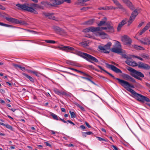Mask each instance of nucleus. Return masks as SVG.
Masks as SVG:
<instances>
[{
	"instance_id": "obj_13",
	"label": "nucleus",
	"mask_w": 150,
	"mask_h": 150,
	"mask_svg": "<svg viewBox=\"0 0 150 150\" xmlns=\"http://www.w3.org/2000/svg\"><path fill=\"white\" fill-rule=\"evenodd\" d=\"M106 65L107 67L111 69L112 70L116 72V73H121L122 72L121 70L112 65H111L108 63H106Z\"/></svg>"
},
{
	"instance_id": "obj_38",
	"label": "nucleus",
	"mask_w": 150,
	"mask_h": 150,
	"mask_svg": "<svg viewBox=\"0 0 150 150\" xmlns=\"http://www.w3.org/2000/svg\"><path fill=\"white\" fill-rule=\"evenodd\" d=\"M58 48L60 50H66V47L62 45L58 46Z\"/></svg>"
},
{
	"instance_id": "obj_27",
	"label": "nucleus",
	"mask_w": 150,
	"mask_h": 150,
	"mask_svg": "<svg viewBox=\"0 0 150 150\" xmlns=\"http://www.w3.org/2000/svg\"><path fill=\"white\" fill-rule=\"evenodd\" d=\"M41 4L42 5H41L43 6L44 8L45 7H47L49 5L51 6L52 3L51 2L50 3L47 1H43L41 2Z\"/></svg>"
},
{
	"instance_id": "obj_28",
	"label": "nucleus",
	"mask_w": 150,
	"mask_h": 150,
	"mask_svg": "<svg viewBox=\"0 0 150 150\" xmlns=\"http://www.w3.org/2000/svg\"><path fill=\"white\" fill-rule=\"evenodd\" d=\"M94 21V19H93L90 20L88 21H86L84 23V24H87V25H92Z\"/></svg>"
},
{
	"instance_id": "obj_50",
	"label": "nucleus",
	"mask_w": 150,
	"mask_h": 150,
	"mask_svg": "<svg viewBox=\"0 0 150 150\" xmlns=\"http://www.w3.org/2000/svg\"><path fill=\"white\" fill-rule=\"evenodd\" d=\"M122 55L123 58H126L127 59L129 57L127 55L125 54H122Z\"/></svg>"
},
{
	"instance_id": "obj_17",
	"label": "nucleus",
	"mask_w": 150,
	"mask_h": 150,
	"mask_svg": "<svg viewBox=\"0 0 150 150\" xmlns=\"http://www.w3.org/2000/svg\"><path fill=\"white\" fill-rule=\"evenodd\" d=\"M52 3L51 6H55L62 3L66 0H50Z\"/></svg>"
},
{
	"instance_id": "obj_4",
	"label": "nucleus",
	"mask_w": 150,
	"mask_h": 150,
	"mask_svg": "<svg viewBox=\"0 0 150 150\" xmlns=\"http://www.w3.org/2000/svg\"><path fill=\"white\" fill-rule=\"evenodd\" d=\"M16 6L18 7V9H19L26 11L36 14H38V12L36 11L35 9L32 7L29 6L28 4H16Z\"/></svg>"
},
{
	"instance_id": "obj_59",
	"label": "nucleus",
	"mask_w": 150,
	"mask_h": 150,
	"mask_svg": "<svg viewBox=\"0 0 150 150\" xmlns=\"http://www.w3.org/2000/svg\"><path fill=\"white\" fill-rule=\"evenodd\" d=\"M85 124L89 128H91V126L89 125V124L88 122H86Z\"/></svg>"
},
{
	"instance_id": "obj_15",
	"label": "nucleus",
	"mask_w": 150,
	"mask_h": 150,
	"mask_svg": "<svg viewBox=\"0 0 150 150\" xmlns=\"http://www.w3.org/2000/svg\"><path fill=\"white\" fill-rule=\"evenodd\" d=\"M53 29L56 33L60 35H62L64 33V30L58 27L54 26L53 27Z\"/></svg>"
},
{
	"instance_id": "obj_25",
	"label": "nucleus",
	"mask_w": 150,
	"mask_h": 150,
	"mask_svg": "<svg viewBox=\"0 0 150 150\" xmlns=\"http://www.w3.org/2000/svg\"><path fill=\"white\" fill-rule=\"evenodd\" d=\"M114 2V3L118 6V8L121 9L122 8V6L119 2L117 0H112Z\"/></svg>"
},
{
	"instance_id": "obj_16",
	"label": "nucleus",
	"mask_w": 150,
	"mask_h": 150,
	"mask_svg": "<svg viewBox=\"0 0 150 150\" xmlns=\"http://www.w3.org/2000/svg\"><path fill=\"white\" fill-rule=\"evenodd\" d=\"M30 7L33 8L35 10L37 11L36 10H38L40 9H44V6L41 5H40L38 4H31Z\"/></svg>"
},
{
	"instance_id": "obj_46",
	"label": "nucleus",
	"mask_w": 150,
	"mask_h": 150,
	"mask_svg": "<svg viewBox=\"0 0 150 150\" xmlns=\"http://www.w3.org/2000/svg\"><path fill=\"white\" fill-rule=\"evenodd\" d=\"M142 57L144 58L147 59H149V56L147 54H144L143 55Z\"/></svg>"
},
{
	"instance_id": "obj_37",
	"label": "nucleus",
	"mask_w": 150,
	"mask_h": 150,
	"mask_svg": "<svg viewBox=\"0 0 150 150\" xmlns=\"http://www.w3.org/2000/svg\"><path fill=\"white\" fill-rule=\"evenodd\" d=\"M45 41L48 43L54 44L56 43V42L54 40H45Z\"/></svg>"
},
{
	"instance_id": "obj_53",
	"label": "nucleus",
	"mask_w": 150,
	"mask_h": 150,
	"mask_svg": "<svg viewBox=\"0 0 150 150\" xmlns=\"http://www.w3.org/2000/svg\"><path fill=\"white\" fill-rule=\"evenodd\" d=\"M111 146L112 147H113V149L114 150H118L117 148L115 146L112 145Z\"/></svg>"
},
{
	"instance_id": "obj_5",
	"label": "nucleus",
	"mask_w": 150,
	"mask_h": 150,
	"mask_svg": "<svg viewBox=\"0 0 150 150\" xmlns=\"http://www.w3.org/2000/svg\"><path fill=\"white\" fill-rule=\"evenodd\" d=\"M127 69L130 72V75L138 79L141 80V79L140 77L143 78L144 77V75L142 73L137 71L131 67H128Z\"/></svg>"
},
{
	"instance_id": "obj_30",
	"label": "nucleus",
	"mask_w": 150,
	"mask_h": 150,
	"mask_svg": "<svg viewBox=\"0 0 150 150\" xmlns=\"http://www.w3.org/2000/svg\"><path fill=\"white\" fill-rule=\"evenodd\" d=\"M108 24V23H106L105 21H100V23L98 24V25L99 26L105 25H107Z\"/></svg>"
},
{
	"instance_id": "obj_44",
	"label": "nucleus",
	"mask_w": 150,
	"mask_h": 150,
	"mask_svg": "<svg viewBox=\"0 0 150 150\" xmlns=\"http://www.w3.org/2000/svg\"><path fill=\"white\" fill-rule=\"evenodd\" d=\"M13 65L16 69H18V68H19L20 67V65H18L17 64H13Z\"/></svg>"
},
{
	"instance_id": "obj_9",
	"label": "nucleus",
	"mask_w": 150,
	"mask_h": 150,
	"mask_svg": "<svg viewBox=\"0 0 150 150\" xmlns=\"http://www.w3.org/2000/svg\"><path fill=\"white\" fill-rule=\"evenodd\" d=\"M135 98L140 102H144L146 101L147 102H150V100L149 98L139 93L135 97Z\"/></svg>"
},
{
	"instance_id": "obj_26",
	"label": "nucleus",
	"mask_w": 150,
	"mask_h": 150,
	"mask_svg": "<svg viewBox=\"0 0 150 150\" xmlns=\"http://www.w3.org/2000/svg\"><path fill=\"white\" fill-rule=\"evenodd\" d=\"M23 75L25 77L30 80L31 82H34V79L32 77L24 73H23Z\"/></svg>"
},
{
	"instance_id": "obj_32",
	"label": "nucleus",
	"mask_w": 150,
	"mask_h": 150,
	"mask_svg": "<svg viewBox=\"0 0 150 150\" xmlns=\"http://www.w3.org/2000/svg\"><path fill=\"white\" fill-rule=\"evenodd\" d=\"M80 44L83 47H86L88 46V43L85 41L80 43Z\"/></svg>"
},
{
	"instance_id": "obj_31",
	"label": "nucleus",
	"mask_w": 150,
	"mask_h": 150,
	"mask_svg": "<svg viewBox=\"0 0 150 150\" xmlns=\"http://www.w3.org/2000/svg\"><path fill=\"white\" fill-rule=\"evenodd\" d=\"M133 47L137 49V50H144V48L142 47L138 46L137 45H132Z\"/></svg>"
},
{
	"instance_id": "obj_18",
	"label": "nucleus",
	"mask_w": 150,
	"mask_h": 150,
	"mask_svg": "<svg viewBox=\"0 0 150 150\" xmlns=\"http://www.w3.org/2000/svg\"><path fill=\"white\" fill-rule=\"evenodd\" d=\"M125 62L128 65L133 67L136 66L137 64V63L134 61H131V58L129 57L126 59Z\"/></svg>"
},
{
	"instance_id": "obj_14",
	"label": "nucleus",
	"mask_w": 150,
	"mask_h": 150,
	"mask_svg": "<svg viewBox=\"0 0 150 150\" xmlns=\"http://www.w3.org/2000/svg\"><path fill=\"white\" fill-rule=\"evenodd\" d=\"M122 77L126 80L130 81L133 83H135L136 82L135 80L128 74H123Z\"/></svg>"
},
{
	"instance_id": "obj_3",
	"label": "nucleus",
	"mask_w": 150,
	"mask_h": 150,
	"mask_svg": "<svg viewBox=\"0 0 150 150\" xmlns=\"http://www.w3.org/2000/svg\"><path fill=\"white\" fill-rule=\"evenodd\" d=\"M76 54L77 55L81 56L86 60L92 63H93L94 62H98V60L96 58L86 53L78 52H76Z\"/></svg>"
},
{
	"instance_id": "obj_10",
	"label": "nucleus",
	"mask_w": 150,
	"mask_h": 150,
	"mask_svg": "<svg viewBox=\"0 0 150 150\" xmlns=\"http://www.w3.org/2000/svg\"><path fill=\"white\" fill-rule=\"evenodd\" d=\"M138 11L137 9L134 10V11L132 12L130 18L129 20L128 21V25H129L131 23H132L133 22L134 20L136 17L137 15H138Z\"/></svg>"
},
{
	"instance_id": "obj_23",
	"label": "nucleus",
	"mask_w": 150,
	"mask_h": 150,
	"mask_svg": "<svg viewBox=\"0 0 150 150\" xmlns=\"http://www.w3.org/2000/svg\"><path fill=\"white\" fill-rule=\"evenodd\" d=\"M150 37H148L142 39V40H140V42L145 45H149V40Z\"/></svg>"
},
{
	"instance_id": "obj_35",
	"label": "nucleus",
	"mask_w": 150,
	"mask_h": 150,
	"mask_svg": "<svg viewBox=\"0 0 150 150\" xmlns=\"http://www.w3.org/2000/svg\"><path fill=\"white\" fill-rule=\"evenodd\" d=\"M89 0H79L78 4L79 5H82V4L86 1H87Z\"/></svg>"
},
{
	"instance_id": "obj_56",
	"label": "nucleus",
	"mask_w": 150,
	"mask_h": 150,
	"mask_svg": "<svg viewBox=\"0 0 150 150\" xmlns=\"http://www.w3.org/2000/svg\"><path fill=\"white\" fill-rule=\"evenodd\" d=\"M46 146L51 147V145L48 142H45V143Z\"/></svg>"
},
{
	"instance_id": "obj_54",
	"label": "nucleus",
	"mask_w": 150,
	"mask_h": 150,
	"mask_svg": "<svg viewBox=\"0 0 150 150\" xmlns=\"http://www.w3.org/2000/svg\"><path fill=\"white\" fill-rule=\"evenodd\" d=\"M86 134H87V135H90L92 134H93V133H92V132H86Z\"/></svg>"
},
{
	"instance_id": "obj_41",
	"label": "nucleus",
	"mask_w": 150,
	"mask_h": 150,
	"mask_svg": "<svg viewBox=\"0 0 150 150\" xmlns=\"http://www.w3.org/2000/svg\"><path fill=\"white\" fill-rule=\"evenodd\" d=\"M83 78L86 79V80H87L90 81V82H91V83H92L93 84H95V83L94 82H93L92 81L91 79H90L89 78H86V77H83Z\"/></svg>"
},
{
	"instance_id": "obj_33",
	"label": "nucleus",
	"mask_w": 150,
	"mask_h": 150,
	"mask_svg": "<svg viewBox=\"0 0 150 150\" xmlns=\"http://www.w3.org/2000/svg\"><path fill=\"white\" fill-rule=\"evenodd\" d=\"M0 25L8 27H12V26L11 25L4 23L1 22H0Z\"/></svg>"
},
{
	"instance_id": "obj_63",
	"label": "nucleus",
	"mask_w": 150,
	"mask_h": 150,
	"mask_svg": "<svg viewBox=\"0 0 150 150\" xmlns=\"http://www.w3.org/2000/svg\"><path fill=\"white\" fill-rule=\"evenodd\" d=\"M0 92L1 93H5V91L3 89H0Z\"/></svg>"
},
{
	"instance_id": "obj_40",
	"label": "nucleus",
	"mask_w": 150,
	"mask_h": 150,
	"mask_svg": "<svg viewBox=\"0 0 150 150\" xmlns=\"http://www.w3.org/2000/svg\"><path fill=\"white\" fill-rule=\"evenodd\" d=\"M76 105L77 107H79L82 110H83V111H84L85 110V109H84V108L82 106L80 105L79 104H78V103H77V104H76Z\"/></svg>"
},
{
	"instance_id": "obj_34",
	"label": "nucleus",
	"mask_w": 150,
	"mask_h": 150,
	"mask_svg": "<svg viewBox=\"0 0 150 150\" xmlns=\"http://www.w3.org/2000/svg\"><path fill=\"white\" fill-rule=\"evenodd\" d=\"M117 8L115 7H113V6H106L105 9H106V10L109 9H116Z\"/></svg>"
},
{
	"instance_id": "obj_19",
	"label": "nucleus",
	"mask_w": 150,
	"mask_h": 150,
	"mask_svg": "<svg viewBox=\"0 0 150 150\" xmlns=\"http://www.w3.org/2000/svg\"><path fill=\"white\" fill-rule=\"evenodd\" d=\"M150 27V22L147 24L145 27L141 31L138 33V35H140L144 33L146 30H147Z\"/></svg>"
},
{
	"instance_id": "obj_55",
	"label": "nucleus",
	"mask_w": 150,
	"mask_h": 150,
	"mask_svg": "<svg viewBox=\"0 0 150 150\" xmlns=\"http://www.w3.org/2000/svg\"><path fill=\"white\" fill-rule=\"evenodd\" d=\"M68 68L69 69H70L71 70H74V71H76L79 72H80V71H79L77 70L76 69H73V68Z\"/></svg>"
},
{
	"instance_id": "obj_47",
	"label": "nucleus",
	"mask_w": 150,
	"mask_h": 150,
	"mask_svg": "<svg viewBox=\"0 0 150 150\" xmlns=\"http://www.w3.org/2000/svg\"><path fill=\"white\" fill-rule=\"evenodd\" d=\"M132 56L133 57H134L137 58L141 61H142L143 60V59L142 58H141L139 57H138V56H135V55H133V56Z\"/></svg>"
},
{
	"instance_id": "obj_2",
	"label": "nucleus",
	"mask_w": 150,
	"mask_h": 150,
	"mask_svg": "<svg viewBox=\"0 0 150 150\" xmlns=\"http://www.w3.org/2000/svg\"><path fill=\"white\" fill-rule=\"evenodd\" d=\"M116 80L118 81L119 83L127 91L130 92L133 95V97H135L138 94L136 93L134 90L130 88H134L133 85H131L129 83L126 81L121 80L119 78H116Z\"/></svg>"
},
{
	"instance_id": "obj_20",
	"label": "nucleus",
	"mask_w": 150,
	"mask_h": 150,
	"mask_svg": "<svg viewBox=\"0 0 150 150\" xmlns=\"http://www.w3.org/2000/svg\"><path fill=\"white\" fill-rule=\"evenodd\" d=\"M150 27V22L147 24L145 27L141 31L138 33V35H140L144 33L146 30H147Z\"/></svg>"
},
{
	"instance_id": "obj_21",
	"label": "nucleus",
	"mask_w": 150,
	"mask_h": 150,
	"mask_svg": "<svg viewBox=\"0 0 150 150\" xmlns=\"http://www.w3.org/2000/svg\"><path fill=\"white\" fill-rule=\"evenodd\" d=\"M43 14L44 16L47 17L49 18L55 20H57V19L54 16L53 14L52 13H47L44 12L43 13Z\"/></svg>"
},
{
	"instance_id": "obj_64",
	"label": "nucleus",
	"mask_w": 150,
	"mask_h": 150,
	"mask_svg": "<svg viewBox=\"0 0 150 150\" xmlns=\"http://www.w3.org/2000/svg\"><path fill=\"white\" fill-rule=\"evenodd\" d=\"M0 9L2 10H4L5 8L4 6L0 4Z\"/></svg>"
},
{
	"instance_id": "obj_60",
	"label": "nucleus",
	"mask_w": 150,
	"mask_h": 150,
	"mask_svg": "<svg viewBox=\"0 0 150 150\" xmlns=\"http://www.w3.org/2000/svg\"><path fill=\"white\" fill-rule=\"evenodd\" d=\"M106 7H100L98 8L99 10H106V9H105Z\"/></svg>"
},
{
	"instance_id": "obj_8",
	"label": "nucleus",
	"mask_w": 150,
	"mask_h": 150,
	"mask_svg": "<svg viewBox=\"0 0 150 150\" xmlns=\"http://www.w3.org/2000/svg\"><path fill=\"white\" fill-rule=\"evenodd\" d=\"M6 19L8 21L13 23L19 24H24L25 23L23 21H20L17 19L11 17H6Z\"/></svg>"
},
{
	"instance_id": "obj_1",
	"label": "nucleus",
	"mask_w": 150,
	"mask_h": 150,
	"mask_svg": "<svg viewBox=\"0 0 150 150\" xmlns=\"http://www.w3.org/2000/svg\"><path fill=\"white\" fill-rule=\"evenodd\" d=\"M107 27H89L83 30V32H95L100 31L102 30H107V31L109 32H112L113 31V27L109 24H108Z\"/></svg>"
},
{
	"instance_id": "obj_45",
	"label": "nucleus",
	"mask_w": 150,
	"mask_h": 150,
	"mask_svg": "<svg viewBox=\"0 0 150 150\" xmlns=\"http://www.w3.org/2000/svg\"><path fill=\"white\" fill-rule=\"evenodd\" d=\"M97 138H98V139L100 141H104L106 142L107 141V140H106L105 139H103L102 138L100 137H97Z\"/></svg>"
},
{
	"instance_id": "obj_12",
	"label": "nucleus",
	"mask_w": 150,
	"mask_h": 150,
	"mask_svg": "<svg viewBox=\"0 0 150 150\" xmlns=\"http://www.w3.org/2000/svg\"><path fill=\"white\" fill-rule=\"evenodd\" d=\"M138 66V67L146 70L150 69V66L148 64H144L142 62H139L137 64V63L136 66Z\"/></svg>"
},
{
	"instance_id": "obj_62",
	"label": "nucleus",
	"mask_w": 150,
	"mask_h": 150,
	"mask_svg": "<svg viewBox=\"0 0 150 150\" xmlns=\"http://www.w3.org/2000/svg\"><path fill=\"white\" fill-rule=\"evenodd\" d=\"M80 127L82 129H85V127L83 125H81L80 126Z\"/></svg>"
},
{
	"instance_id": "obj_6",
	"label": "nucleus",
	"mask_w": 150,
	"mask_h": 150,
	"mask_svg": "<svg viewBox=\"0 0 150 150\" xmlns=\"http://www.w3.org/2000/svg\"><path fill=\"white\" fill-rule=\"evenodd\" d=\"M111 45L112 43L110 42H109L107 44L104 45H99L98 47L99 49V50L101 52L104 53H108L109 52L108 50L110 48Z\"/></svg>"
},
{
	"instance_id": "obj_24",
	"label": "nucleus",
	"mask_w": 150,
	"mask_h": 150,
	"mask_svg": "<svg viewBox=\"0 0 150 150\" xmlns=\"http://www.w3.org/2000/svg\"><path fill=\"white\" fill-rule=\"evenodd\" d=\"M99 35L103 39H105L107 38L108 37V35L104 32H101L98 33Z\"/></svg>"
},
{
	"instance_id": "obj_7",
	"label": "nucleus",
	"mask_w": 150,
	"mask_h": 150,
	"mask_svg": "<svg viewBox=\"0 0 150 150\" xmlns=\"http://www.w3.org/2000/svg\"><path fill=\"white\" fill-rule=\"evenodd\" d=\"M111 50L114 52L118 54L121 53L122 52L121 45L120 42L116 41L115 44V47L112 48Z\"/></svg>"
},
{
	"instance_id": "obj_43",
	"label": "nucleus",
	"mask_w": 150,
	"mask_h": 150,
	"mask_svg": "<svg viewBox=\"0 0 150 150\" xmlns=\"http://www.w3.org/2000/svg\"><path fill=\"white\" fill-rule=\"evenodd\" d=\"M52 116L53 117L54 119L56 120H58V118L56 115L53 114L52 115Z\"/></svg>"
},
{
	"instance_id": "obj_48",
	"label": "nucleus",
	"mask_w": 150,
	"mask_h": 150,
	"mask_svg": "<svg viewBox=\"0 0 150 150\" xmlns=\"http://www.w3.org/2000/svg\"><path fill=\"white\" fill-rule=\"evenodd\" d=\"M105 72L106 73H107L109 75H110L112 77L113 79H116V78H115V77L114 76H113V75H112V74H110L109 72H108L107 71H106V72Z\"/></svg>"
},
{
	"instance_id": "obj_11",
	"label": "nucleus",
	"mask_w": 150,
	"mask_h": 150,
	"mask_svg": "<svg viewBox=\"0 0 150 150\" xmlns=\"http://www.w3.org/2000/svg\"><path fill=\"white\" fill-rule=\"evenodd\" d=\"M121 40L123 43L127 45H130L132 42L131 39L127 36L125 35L122 37Z\"/></svg>"
},
{
	"instance_id": "obj_36",
	"label": "nucleus",
	"mask_w": 150,
	"mask_h": 150,
	"mask_svg": "<svg viewBox=\"0 0 150 150\" xmlns=\"http://www.w3.org/2000/svg\"><path fill=\"white\" fill-rule=\"evenodd\" d=\"M127 21L126 19L123 20L119 24V28H120V25H123L124 24H126V23H127Z\"/></svg>"
},
{
	"instance_id": "obj_52",
	"label": "nucleus",
	"mask_w": 150,
	"mask_h": 150,
	"mask_svg": "<svg viewBox=\"0 0 150 150\" xmlns=\"http://www.w3.org/2000/svg\"><path fill=\"white\" fill-rule=\"evenodd\" d=\"M19 69H20L21 70L23 71H24L25 70V68L23 67H22L21 66H20Z\"/></svg>"
},
{
	"instance_id": "obj_49",
	"label": "nucleus",
	"mask_w": 150,
	"mask_h": 150,
	"mask_svg": "<svg viewBox=\"0 0 150 150\" xmlns=\"http://www.w3.org/2000/svg\"><path fill=\"white\" fill-rule=\"evenodd\" d=\"M102 71H104L105 72H106V71L104 69L101 67L100 66L98 65L97 66Z\"/></svg>"
},
{
	"instance_id": "obj_22",
	"label": "nucleus",
	"mask_w": 150,
	"mask_h": 150,
	"mask_svg": "<svg viewBox=\"0 0 150 150\" xmlns=\"http://www.w3.org/2000/svg\"><path fill=\"white\" fill-rule=\"evenodd\" d=\"M67 52L74 53L77 54H76V52L79 51H76L74 49L73 47L69 46H66V52Z\"/></svg>"
},
{
	"instance_id": "obj_58",
	"label": "nucleus",
	"mask_w": 150,
	"mask_h": 150,
	"mask_svg": "<svg viewBox=\"0 0 150 150\" xmlns=\"http://www.w3.org/2000/svg\"><path fill=\"white\" fill-rule=\"evenodd\" d=\"M122 26H123V25H120V28H119V24L118 25V27H117V30L118 31H119L120 30L121 27H122Z\"/></svg>"
},
{
	"instance_id": "obj_57",
	"label": "nucleus",
	"mask_w": 150,
	"mask_h": 150,
	"mask_svg": "<svg viewBox=\"0 0 150 150\" xmlns=\"http://www.w3.org/2000/svg\"><path fill=\"white\" fill-rule=\"evenodd\" d=\"M82 136L84 137H86V136L87 134H86V132H83L82 133Z\"/></svg>"
},
{
	"instance_id": "obj_51",
	"label": "nucleus",
	"mask_w": 150,
	"mask_h": 150,
	"mask_svg": "<svg viewBox=\"0 0 150 150\" xmlns=\"http://www.w3.org/2000/svg\"><path fill=\"white\" fill-rule=\"evenodd\" d=\"M144 23L143 22H141L139 24L138 26V28H139L141 27L143 25V24Z\"/></svg>"
},
{
	"instance_id": "obj_61",
	"label": "nucleus",
	"mask_w": 150,
	"mask_h": 150,
	"mask_svg": "<svg viewBox=\"0 0 150 150\" xmlns=\"http://www.w3.org/2000/svg\"><path fill=\"white\" fill-rule=\"evenodd\" d=\"M67 122H69L71 124H72L74 125H75L74 124V123H73L72 122H71L70 120H67Z\"/></svg>"
},
{
	"instance_id": "obj_39",
	"label": "nucleus",
	"mask_w": 150,
	"mask_h": 150,
	"mask_svg": "<svg viewBox=\"0 0 150 150\" xmlns=\"http://www.w3.org/2000/svg\"><path fill=\"white\" fill-rule=\"evenodd\" d=\"M71 115V118H74L76 117V115L74 112H71L69 111Z\"/></svg>"
},
{
	"instance_id": "obj_42",
	"label": "nucleus",
	"mask_w": 150,
	"mask_h": 150,
	"mask_svg": "<svg viewBox=\"0 0 150 150\" xmlns=\"http://www.w3.org/2000/svg\"><path fill=\"white\" fill-rule=\"evenodd\" d=\"M5 127H6L8 129L10 130H12L13 129L12 127L8 124H6Z\"/></svg>"
},
{
	"instance_id": "obj_29",
	"label": "nucleus",
	"mask_w": 150,
	"mask_h": 150,
	"mask_svg": "<svg viewBox=\"0 0 150 150\" xmlns=\"http://www.w3.org/2000/svg\"><path fill=\"white\" fill-rule=\"evenodd\" d=\"M28 72L30 73H32L35 74L36 76L38 77L40 76V75H42L39 72L35 71L29 70Z\"/></svg>"
}]
</instances>
